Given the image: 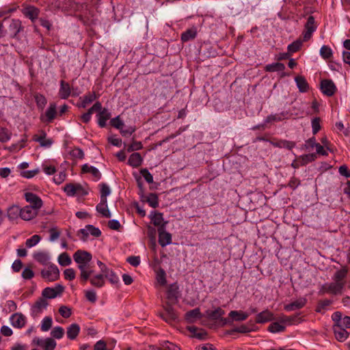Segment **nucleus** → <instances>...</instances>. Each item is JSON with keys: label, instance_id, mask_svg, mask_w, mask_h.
Returning a JSON list of instances; mask_svg holds the SVG:
<instances>
[{"label": "nucleus", "instance_id": "423d86ee", "mask_svg": "<svg viewBox=\"0 0 350 350\" xmlns=\"http://www.w3.org/2000/svg\"><path fill=\"white\" fill-rule=\"evenodd\" d=\"M24 198L27 202L29 203V206L39 210L43 205V202L40 197L32 192H25Z\"/></svg>", "mask_w": 350, "mask_h": 350}, {"label": "nucleus", "instance_id": "69168bd1", "mask_svg": "<svg viewBox=\"0 0 350 350\" xmlns=\"http://www.w3.org/2000/svg\"><path fill=\"white\" fill-rule=\"evenodd\" d=\"M85 298L91 303H95L97 300V295L94 290H88L85 291Z\"/></svg>", "mask_w": 350, "mask_h": 350}, {"label": "nucleus", "instance_id": "20e7f679", "mask_svg": "<svg viewBox=\"0 0 350 350\" xmlns=\"http://www.w3.org/2000/svg\"><path fill=\"white\" fill-rule=\"evenodd\" d=\"M164 310L165 312L161 314V317L165 321L171 323L178 320V312L171 304L167 303L165 306Z\"/></svg>", "mask_w": 350, "mask_h": 350}, {"label": "nucleus", "instance_id": "f8f14e48", "mask_svg": "<svg viewBox=\"0 0 350 350\" xmlns=\"http://www.w3.org/2000/svg\"><path fill=\"white\" fill-rule=\"evenodd\" d=\"M11 325L15 328H23L27 322V319L24 314L21 312H16L10 317Z\"/></svg>", "mask_w": 350, "mask_h": 350}, {"label": "nucleus", "instance_id": "9b49d317", "mask_svg": "<svg viewBox=\"0 0 350 350\" xmlns=\"http://www.w3.org/2000/svg\"><path fill=\"white\" fill-rule=\"evenodd\" d=\"M179 297L180 291L178 284L176 282L171 284L167 289V299L173 304H176Z\"/></svg>", "mask_w": 350, "mask_h": 350}, {"label": "nucleus", "instance_id": "13d9d810", "mask_svg": "<svg viewBox=\"0 0 350 350\" xmlns=\"http://www.w3.org/2000/svg\"><path fill=\"white\" fill-rule=\"evenodd\" d=\"M157 280L161 285L164 286L167 283L166 280V273L165 271L163 269H160L159 271L157 273Z\"/></svg>", "mask_w": 350, "mask_h": 350}, {"label": "nucleus", "instance_id": "58836bf2", "mask_svg": "<svg viewBox=\"0 0 350 350\" xmlns=\"http://www.w3.org/2000/svg\"><path fill=\"white\" fill-rule=\"evenodd\" d=\"M286 326L280 324V322H273L268 327V331L271 333H280L285 330Z\"/></svg>", "mask_w": 350, "mask_h": 350}, {"label": "nucleus", "instance_id": "de8ad7c7", "mask_svg": "<svg viewBox=\"0 0 350 350\" xmlns=\"http://www.w3.org/2000/svg\"><path fill=\"white\" fill-rule=\"evenodd\" d=\"M34 98L37 107L40 109H43L47 103V100L43 94H36L34 96Z\"/></svg>", "mask_w": 350, "mask_h": 350}, {"label": "nucleus", "instance_id": "bf43d9fd", "mask_svg": "<svg viewBox=\"0 0 350 350\" xmlns=\"http://www.w3.org/2000/svg\"><path fill=\"white\" fill-rule=\"evenodd\" d=\"M85 228L88 230L89 234H91L93 237H98L101 235L100 230L98 228L94 226L93 225H86Z\"/></svg>", "mask_w": 350, "mask_h": 350}, {"label": "nucleus", "instance_id": "393cba45", "mask_svg": "<svg viewBox=\"0 0 350 350\" xmlns=\"http://www.w3.org/2000/svg\"><path fill=\"white\" fill-rule=\"evenodd\" d=\"M81 171L83 173H90L91 174L93 177L94 178L95 181H98L101 178V173L94 166L89 165L88 164H84L82 166Z\"/></svg>", "mask_w": 350, "mask_h": 350}, {"label": "nucleus", "instance_id": "7ed1b4c3", "mask_svg": "<svg viewBox=\"0 0 350 350\" xmlns=\"http://www.w3.org/2000/svg\"><path fill=\"white\" fill-rule=\"evenodd\" d=\"M345 287V283L330 282L324 284L320 291V294L330 293L334 295H340Z\"/></svg>", "mask_w": 350, "mask_h": 350}, {"label": "nucleus", "instance_id": "f3484780", "mask_svg": "<svg viewBox=\"0 0 350 350\" xmlns=\"http://www.w3.org/2000/svg\"><path fill=\"white\" fill-rule=\"evenodd\" d=\"M38 212V210L27 205L21 208V218L25 221H30L37 216Z\"/></svg>", "mask_w": 350, "mask_h": 350}, {"label": "nucleus", "instance_id": "4468645a", "mask_svg": "<svg viewBox=\"0 0 350 350\" xmlns=\"http://www.w3.org/2000/svg\"><path fill=\"white\" fill-rule=\"evenodd\" d=\"M72 90L73 88L70 86L68 82L61 80L59 81L58 96L61 99H68L71 96V90Z\"/></svg>", "mask_w": 350, "mask_h": 350}, {"label": "nucleus", "instance_id": "3c124183", "mask_svg": "<svg viewBox=\"0 0 350 350\" xmlns=\"http://www.w3.org/2000/svg\"><path fill=\"white\" fill-rule=\"evenodd\" d=\"M70 156L75 159H82L84 157V152L80 148H75L70 151Z\"/></svg>", "mask_w": 350, "mask_h": 350}, {"label": "nucleus", "instance_id": "774afa93", "mask_svg": "<svg viewBox=\"0 0 350 350\" xmlns=\"http://www.w3.org/2000/svg\"><path fill=\"white\" fill-rule=\"evenodd\" d=\"M64 278L67 280H73L75 278V271L72 268H68L64 271Z\"/></svg>", "mask_w": 350, "mask_h": 350}, {"label": "nucleus", "instance_id": "0e129e2a", "mask_svg": "<svg viewBox=\"0 0 350 350\" xmlns=\"http://www.w3.org/2000/svg\"><path fill=\"white\" fill-rule=\"evenodd\" d=\"M40 172L39 168H36L33 170L22 171L21 176L25 178H31Z\"/></svg>", "mask_w": 350, "mask_h": 350}, {"label": "nucleus", "instance_id": "603ef678", "mask_svg": "<svg viewBox=\"0 0 350 350\" xmlns=\"http://www.w3.org/2000/svg\"><path fill=\"white\" fill-rule=\"evenodd\" d=\"M297 319V316H286L282 315L279 318V322L280 323L286 324V325H292L295 322V320Z\"/></svg>", "mask_w": 350, "mask_h": 350}, {"label": "nucleus", "instance_id": "09e8293b", "mask_svg": "<svg viewBox=\"0 0 350 350\" xmlns=\"http://www.w3.org/2000/svg\"><path fill=\"white\" fill-rule=\"evenodd\" d=\"M52 323H53V319L51 317H44L42 321L41 327H40L41 330L42 332L49 331L52 326Z\"/></svg>", "mask_w": 350, "mask_h": 350}, {"label": "nucleus", "instance_id": "864d4df0", "mask_svg": "<svg viewBox=\"0 0 350 350\" xmlns=\"http://www.w3.org/2000/svg\"><path fill=\"white\" fill-rule=\"evenodd\" d=\"M105 278H107L112 284H117L120 281L118 276L111 269L105 275Z\"/></svg>", "mask_w": 350, "mask_h": 350}, {"label": "nucleus", "instance_id": "a211bd4d", "mask_svg": "<svg viewBox=\"0 0 350 350\" xmlns=\"http://www.w3.org/2000/svg\"><path fill=\"white\" fill-rule=\"evenodd\" d=\"M80 4L73 0H64L59 7L64 11L70 13L75 12L79 10Z\"/></svg>", "mask_w": 350, "mask_h": 350}, {"label": "nucleus", "instance_id": "473e14b6", "mask_svg": "<svg viewBox=\"0 0 350 350\" xmlns=\"http://www.w3.org/2000/svg\"><path fill=\"white\" fill-rule=\"evenodd\" d=\"M80 332V327L77 323H72L71 324L68 328H67V337L70 340H75L77 336L79 335Z\"/></svg>", "mask_w": 350, "mask_h": 350}, {"label": "nucleus", "instance_id": "37998d69", "mask_svg": "<svg viewBox=\"0 0 350 350\" xmlns=\"http://www.w3.org/2000/svg\"><path fill=\"white\" fill-rule=\"evenodd\" d=\"M12 137V133L5 127L0 129V142L5 143L8 142Z\"/></svg>", "mask_w": 350, "mask_h": 350}, {"label": "nucleus", "instance_id": "6e6d98bb", "mask_svg": "<svg viewBox=\"0 0 350 350\" xmlns=\"http://www.w3.org/2000/svg\"><path fill=\"white\" fill-rule=\"evenodd\" d=\"M317 25H315V19L313 16H310L308 19L307 22L305 25V29L310 31V29H312V32H314L317 29Z\"/></svg>", "mask_w": 350, "mask_h": 350}, {"label": "nucleus", "instance_id": "2f4dec72", "mask_svg": "<svg viewBox=\"0 0 350 350\" xmlns=\"http://www.w3.org/2000/svg\"><path fill=\"white\" fill-rule=\"evenodd\" d=\"M229 317L235 321H243L247 319L249 314L241 310H232L228 314Z\"/></svg>", "mask_w": 350, "mask_h": 350}, {"label": "nucleus", "instance_id": "aec40b11", "mask_svg": "<svg viewBox=\"0 0 350 350\" xmlns=\"http://www.w3.org/2000/svg\"><path fill=\"white\" fill-rule=\"evenodd\" d=\"M273 319V314L268 310H265L262 312L257 314L256 316L255 321L256 323L262 324L271 321Z\"/></svg>", "mask_w": 350, "mask_h": 350}, {"label": "nucleus", "instance_id": "6e6552de", "mask_svg": "<svg viewBox=\"0 0 350 350\" xmlns=\"http://www.w3.org/2000/svg\"><path fill=\"white\" fill-rule=\"evenodd\" d=\"M23 26L19 19L12 18L8 27L10 36L12 38H18V34L23 31Z\"/></svg>", "mask_w": 350, "mask_h": 350}, {"label": "nucleus", "instance_id": "7c9ffc66", "mask_svg": "<svg viewBox=\"0 0 350 350\" xmlns=\"http://www.w3.org/2000/svg\"><path fill=\"white\" fill-rule=\"evenodd\" d=\"M295 81L300 92H307L309 90V84L304 77L297 76Z\"/></svg>", "mask_w": 350, "mask_h": 350}, {"label": "nucleus", "instance_id": "9d476101", "mask_svg": "<svg viewBox=\"0 0 350 350\" xmlns=\"http://www.w3.org/2000/svg\"><path fill=\"white\" fill-rule=\"evenodd\" d=\"M321 89L323 94L327 96H333L336 91V86L330 79H324L321 82Z\"/></svg>", "mask_w": 350, "mask_h": 350}, {"label": "nucleus", "instance_id": "c03bdc74", "mask_svg": "<svg viewBox=\"0 0 350 350\" xmlns=\"http://www.w3.org/2000/svg\"><path fill=\"white\" fill-rule=\"evenodd\" d=\"M160 345L162 350H180V347L168 340L160 341Z\"/></svg>", "mask_w": 350, "mask_h": 350}, {"label": "nucleus", "instance_id": "b1692460", "mask_svg": "<svg viewBox=\"0 0 350 350\" xmlns=\"http://www.w3.org/2000/svg\"><path fill=\"white\" fill-rule=\"evenodd\" d=\"M57 105L55 103H51L49 104V107L45 111V118L46 120H43L44 122L51 123L53 121V120L56 118L57 116Z\"/></svg>", "mask_w": 350, "mask_h": 350}, {"label": "nucleus", "instance_id": "412c9836", "mask_svg": "<svg viewBox=\"0 0 350 350\" xmlns=\"http://www.w3.org/2000/svg\"><path fill=\"white\" fill-rule=\"evenodd\" d=\"M111 112L107 109L103 108V109L97 113L96 117L98 119V125L100 128H104L107 125V121L111 118Z\"/></svg>", "mask_w": 350, "mask_h": 350}, {"label": "nucleus", "instance_id": "a18cd8bd", "mask_svg": "<svg viewBox=\"0 0 350 350\" xmlns=\"http://www.w3.org/2000/svg\"><path fill=\"white\" fill-rule=\"evenodd\" d=\"M58 262L61 266L65 267L70 265L72 260L69 255L66 252H64L58 256Z\"/></svg>", "mask_w": 350, "mask_h": 350}, {"label": "nucleus", "instance_id": "338daca9", "mask_svg": "<svg viewBox=\"0 0 350 350\" xmlns=\"http://www.w3.org/2000/svg\"><path fill=\"white\" fill-rule=\"evenodd\" d=\"M96 209L98 213H100L103 215V217L105 218H110L111 217V213L108 208V206L98 207V204H97Z\"/></svg>", "mask_w": 350, "mask_h": 350}, {"label": "nucleus", "instance_id": "bb28decb", "mask_svg": "<svg viewBox=\"0 0 350 350\" xmlns=\"http://www.w3.org/2000/svg\"><path fill=\"white\" fill-rule=\"evenodd\" d=\"M105 275L101 273L96 274L92 277L90 276L88 280L90 284L96 288H102L105 284Z\"/></svg>", "mask_w": 350, "mask_h": 350}, {"label": "nucleus", "instance_id": "a878e982", "mask_svg": "<svg viewBox=\"0 0 350 350\" xmlns=\"http://www.w3.org/2000/svg\"><path fill=\"white\" fill-rule=\"evenodd\" d=\"M21 208L18 205H12L8 208L7 215L10 221L21 218Z\"/></svg>", "mask_w": 350, "mask_h": 350}, {"label": "nucleus", "instance_id": "f704fd0d", "mask_svg": "<svg viewBox=\"0 0 350 350\" xmlns=\"http://www.w3.org/2000/svg\"><path fill=\"white\" fill-rule=\"evenodd\" d=\"M285 69L284 64L280 62H275L269 64H267L265 67V70L269 72H280Z\"/></svg>", "mask_w": 350, "mask_h": 350}, {"label": "nucleus", "instance_id": "c85d7f7f", "mask_svg": "<svg viewBox=\"0 0 350 350\" xmlns=\"http://www.w3.org/2000/svg\"><path fill=\"white\" fill-rule=\"evenodd\" d=\"M269 142L274 147L284 148L288 150H292L296 145L295 142L286 139H280L277 142L269 141Z\"/></svg>", "mask_w": 350, "mask_h": 350}, {"label": "nucleus", "instance_id": "a19ab883", "mask_svg": "<svg viewBox=\"0 0 350 350\" xmlns=\"http://www.w3.org/2000/svg\"><path fill=\"white\" fill-rule=\"evenodd\" d=\"M347 274V270L346 269H341L334 275L333 280L335 282L345 283L343 280L346 278Z\"/></svg>", "mask_w": 350, "mask_h": 350}, {"label": "nucleus", "instance_id": "c756f323", "mask_svg": "<svg viewBox=\"0 0 350 350\" xmlns=\"http://www.w3.org/2000/svg\"><path fill=\"white\" fill-rule=\"evenodd\" d=\"M35 260L43 265H46L50 261V256L45 252H38L33 254Z\"/></svg>", "mask_w": 350, "mask_h": 350}, {"label": "nucleus", "instance_id": "6ab92c4d", "mask_svg": "<svg viewBox=\"0 0 350 350\" xmlns=\"http://www.w3.org/2000/svg\"><path fill=\"white\" fill-rule=\"evenodd\" d=\"M333 330L336 340L340 342L345 341L349 336V332L341 324L334 325Z\"/></svg>", "mask_w": 350, "mask_h": 350}, {"label": "nucleus", "instance_id": "c9c22d12", "mask_svg": "<svg viewBox=\"0 0 350 350\" xmlns=\"http://www.w3.org/2000/svg\"><path fill=\"white\" fill-rule=\"evenodd\" d=\"M299 159L300 160L301 166H304L315 161L317 159V155L315 153L306 154L301 155Z\"/></svg>", "mask_w": 350, "mask_h": 350}, {"label": "nucleus", "instance_id": "0eeeda50", "mask_svg": "<svg viewBox=\"0 0 350 350\" xmlns=\"http://www.w3.org/2000/svg\"><path fill=\"white\" fill-rule=\"evenodd\" d=\"M21 12L26 18H29L31 23H34L38 18L40 10L36 6L27 5L23 8Z\"/></svg>", "mask_w": 350, "mask_h": 350}, {"label": "nucleus", "instance_id": "79ce46f5", "mask_svg": "<svg viewBox=\"0 0 350 350\" xmlns=\"http://www.w3.org/2000/svg\"><path fill=\"white\" fill-rule=\"evenodd\" d=\"M320 55L324 59H328L333 56L332 49L327 45H323L320 49Z\"/></svg>", "mask_w": 350, "mask_h": 350}, {"label": "nucleus", "instance_id": "8fccbe9b", "mask_svg": "<svg viewBox=\"0 0 350 350\" xmlns=\"http://www.w3.org/2000/svg\"><path fill=\"white\" fill-rule=\"evenodd\" d=\"M57 343L55 340L51 338H47L44 340L42 347L44 350H54Z\"/></svg>", "mask_w": 350, "mask_h": 350}, {"label": "nucleus", "instance_id": "ea45409f", "mask_svg": "<svg viewBox=\"0 0 350 350\" xmlns=\"http://www.w3.org/2000/svg\"><path fill=\"white\" fill-rule=\"evenodd\" d=\"M303 44V42L298 39L292 43L289 44L287 46V50L290 53H294L300 50Z\"/></svg>", "mask_w": 350, "mask_h": 350}, {"label": "nucleus", "instance_id": "4d7b16f0", "mask_svg": "<svg viewBox=\"0 0 350 350\" xmlns=\"http://www.w3.org/2000/svg\"><path fill=\"white\" fill-rule=\"evenodd\" d=\"M64 334V329L60 326L55 327L51 332L52 337L56 339H61Z\"/></svg>", "mask_w": 350, "mask_h": 350}, {"label": "nucleus", "instance_id": "4c0bfd02", "mask_svg": "<svg viewBox=\"0 0 350 350\" xmlns=\"http://www.w3.org/2000/svg\"><path fill=\"white\" fill-rule=\"evenodd\" d=\"M224 310L221 308H217L213 310L207 311V315L208 318L213 320H218L224 314Z\"/></svg>", "mask_w": 350, "mask_h": 350}, {"label": "nucleus", "instance_id": "f257e3e1", "mask_svg": "<svg viewBox=\"0 0 350 350\" xmlns=\"http://www.w3.org/2000/svg\"><path fill=\"white\" fill-rule=\"evenodd\" d=\"M73 259L80 271V282L85 284L94 272L93 269L90 265L92 255L89 252L79 250L73 254Z\"/></svg>", "mask_w": 350, "mask_h": 350}, {"label": "nucleus", "instance_id": "49530a36", "mask_svg": "<svg viewBox=\"0 0 350 350\" xmlns=\"http://www.w3.org/2000/svg\"><path fill=\"white\" fill-rule=\"evenodd\" d=\"M64 191L69 197H73L76 196V183H68L66 184L63 188Z\"/></svg>", "mask_w": 350, "mask_h": 350}, {"label": "nucleus", "instance_id": "5701e85b", "mask_svg": "<svg viewBox=\"0 0 350 350\" xmlns=\"http://www.w3.org/2000/svg\"><path fill=\"white\" fill-rule=\"evenodd\" d=\"M202 317V314L199 308H194L187 312L185 314V319L189 323H194L197 319Z\"/></svg>", "mask_w": 350, "mask_h": 350}, {"label": "nucleus", "instance_id": "39448f33", "mask_svg": "<svg viewBox=\"0 0 350 350\" xmlns=\"http://www.w3.org/2000/svg\"><path fill=\"white\" fill-rule=\"evenodd\" d=\"M64 290V286L59 284H55L54 288L46 287L44 288V290L42 292V295L44 298L53 299L57 297L58 295H62Z\"/></svg>", "mask_w": 350, "mask_h": 350}, {"label": "nucleus", "instance_id": "2eb2a0df", "mask_svg": "<svg viewBox=\"0 0 350 350\" xmlns=\"http://www.w3.org/2000/svg\"><path fill=\"white\" fill-rule=\"evenodd\" d=\"M48 306V302L44 298H40L31 306V312L33 317H36L42 312L43 310L46 309Z\"/></svg>", "mask_w": 350, "mask_h": 350}, {"label": "nucleus", "instance_id": "e2e57ef3", "mask_svg": "<svg viewBox=\"0 0 350 350\" xmlns=\"http://www.w3.org/2000/svg\"><path fill=\"white\" fill-rule=\"evenodd\" d=\"M135 130V126H129L126 128H124V126H122L119 131L123 137H128L131 135Z\"/></svg>", "mask_w": 350, "mask_h": 350}, {"label": "nucleus", "instance_id": "f03ea898", "mask_svg": "<svg viewBox=\"0 0 350 350\" xmlns=\"http://www.w3.org/2000/svg\"><path fill=\"white\" fill-rule=\"evenodd\" d=\"M41 276L47 282H54L59 278V271L55 264L49 265L47 268L41 271Z\"/></svg>", "mask_w": 350, "mask_h": 350}, {"label": "nucleus", "instance_id": "680f3d73", "mask_svg": "<svg viewBox=\"0 0 350 350\" xmlns=\"http://www.w3.org/2000/svg\"><path fill=\"white\" fill-rule=\"evenodd\" d=\"M110 125L118 130L124 126V122L120 120L119 116L111 119Z\"/></svg>", "mask_w": 350, "mask_h": 350}, {"label": "nucleus", "instance_id": "72a5a7b5", "mask_svg": "<svg viewBox=\"0 0 350 350\" xmlns=\"http://www.w3.org/2000/svg\"><path fill=\"white\" fill-rule=\"evenodd\" d=\"M197 36V30L196 27L188 29L182 33L180 39L183 42L193 40Z\"/></svg>", "mask_w": 350, "mask_h": 350}, {"label": "nucleus", "instance_id": "cd10ccee", "mask_svg": "<svg viewBox=\"0 0 350 350\" xmlns=\"http://www.w3.org/2000/svg\"><path fill=\"white\" fill-rule=\"evenodd\" d=\"M143 163V158L139 152L132 153L128 159V164L133 167H138Z\"/></svg>", "mask_w": 350, "mask_h": 350}, {"label": "nucleus", "instance_id": "5fc2aeb1", "mask_svg": "<svg viewBox=\"0 0 350 350\" xmlns=\"http://www.w3.org/2000/svg\"><path fill=\"white\" fill-rule=\"evenodd\" d=\"M41 240L40 236L38 234H34L29 239H27L25 244L27 247H32L36 245Z\"/></svg>", "mask_w": 350, "mask_h": 350}, {"label": "nucleus", "instance_id": "4be33fe9", "mask_svg": "<svg viewBox=\"0 0 350 350\" xmlns=\"http://www.w3.org/2000/svg\"><path fill=\"white\" fill-rule=\"evenodd\" d=\"M307 303V299L304 297H301L291 303L284 306V310L286 311H293L304 308Z\"/></svg>", "mask_w": 350, "mask_h": 350}, {"label": "nucleus", "instance_id": "052dcab7", "mask_svg": "<svg viewBox=\"0 0 350 350\" xmlns=\"http://www.w3.org/2000/svg\"><path fill=\"white\" fill-rule=\"evenodd\" d=\"M321 119L319 117H316L312 120V129L314 135L317 134L321 129Z\"/></svg>", "mask_w": 350, "mask_h": 350}, {"label": "nucleus", "instance_id": "1a4fd4ad", "mask_svg": "<svg viewBox=\"0 0 350 350\" xmlns=\"http://www.w3.org/2000/svg\"><path fill=\"white\" fill-rule=\"evenodd\" d=\"M149 217L151 220V223L154 226H157L158 228H161V227L166 228V225L168 221L164 220L163 214L162 213L151 211Z\"/></svg>", "mask_w": 350, "mask_h": 350}, {"label": "nucleus", "instance_id": "ddd939ff", "mask_svg": "<svg viewBox=\"0 0 350 350\" xmlns=\"http://www.w3.org/2000/svg\"><path fill=\"white\" fill-rule=\"evenodd\" d=\"M158 234H159V243L162 247H164L168 245H170L172 243V234L166 231V228H163V227L161 228H158Z\"/></svg>", "mask_w": 350, "mask_h": 350}, {"label": "nucleus", "instance_id": "dca6fc26", "mask_svg": "<svg viewBox=\"0 0 350 350\" xmlns=\"http://www.w3.org/2000/svg\"><path fill=\"white\" fill-rule=\"evenodd\" d=\"M40 132V135H35L33 137V141L38 142L42 147L50 148L53 144V140L51 138L46 139V133L44 131L41 130Z\"/></svg>", "mask_w": 350, "mask_h": 350}, {"label": "nucleus", "instance_id": "e433bc0d", "mask_svg": "<svg viewBox=\"0 0 350 350\" xmlns=\"http://www.w3.org/2000/svg\"><path fill=\"white\" fill-rule=\"evenodd\" d=\"M146 201L148 203L149 206L152 208H157L159 206V198L154 193H150L146 197Z\"/></svg>", "mask_w": 350, "mask_h": 350}]
</instances>
